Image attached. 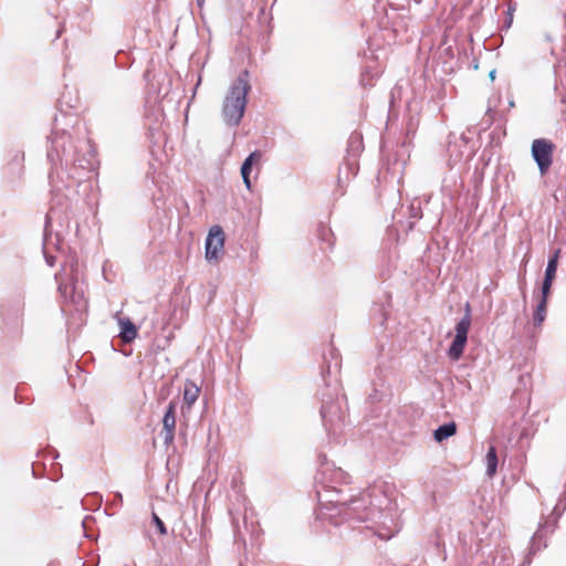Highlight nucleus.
Returning a JSON list of instances; mask_svg holds the SVG:
<instances>
[{
	"label": "nucleus",
	"instance_id": "nucleus-1",
	"mask_svg": "<svg viewBox=\"0 0 566 566\" xmlns=\"http://www.w3.org/2000/svg\"><path fill=\"white\" fill-rule=\"evenodd\" d=\"M244 72L231 84L222 103V118L229 126H237L241 122L245 106L250 84Z\"/></svg>",
	"mask_w": 566,
	"mask_h": 566
},
{
	"label": "nucleus",
	"instance_id": "nucleus-2",
	"mask_svg": "<svg viewBox=\"0 0 566 566\" xmlns=\"http://www.w3.org/2000/svg\"><path fill=\"white\" fill-rule=\"evenodd\" d=\"M75 265H71L70 277L66 281L62 274L56 277L59 280V290L65 298H70L74 303L78 311L86 308L87 302L84 295V290L78 286L77 279L74 275Z\"/></svg>",
	"mask_w": 566,
	"mask_h": 566
},
{
	"label": "nucleus",
	"instance_id": "nucleus-3",
	"mask_svg": "<svg viewBox=\"0 0 566 566\" xmlns=\"http://www.w3.org/2000/svg\"><path fill=\"white\" fill-rule=\"evenodd\" d=\"M553 144L547 139H535L532 144V156L542 175H545L553 161Z\"/></svg>",
	"mask_w": 566,
	"mask_h": 566
},
{
	"label": "nucleus",
	"instance_id": "nucleus-4",
	"mask_svg": "<svg viewBox=\"0 0 566 566\" xmlns=\"http://www.w3.org/2000/svg\"><path fill=\"white\" fill-rule=\"evenodd\" d=\"M471 325L470 314L467 313L464 317L455 326V337L450 346L449 356L457 360L463 354L464 346L468 339V332Z\"/></svg>",
	"mask_w": 566,
	"mask_h": 566
},
{
	"label": "nucleus",
	"instance_id": "nucleus-5",
	"mask_svg": "<svg viewBox=\"0 0 566 566\" xmlns=\"http://www.w3.org/2000/svg\"><path fill=\"white\" fill-rule=\"evenodd\" d=\"M224 247V233L220 226H213L206 239V259L218 261Z\"/></svg>",
	"mask_w": 566,
	"mask_h": 566
},
{
	"label": "nucleus",
	"instance_id": "nucleus-6",
	"mask_svg": "<svg viewBox=\"0 0 566 566\" xmlns=\"http://www.w3.org/2000/svg\"><path fill=\"white\" fill-rule=\"evenodd\" d=\"M176 428V403L171 401L166 410L163 419V437L164 442L169 444L174 441Z\"/></svg>",
	"mask_w": 566,
	"mask_h": 566
},
{
	"label": "nucleus",
	"instance_id": "nucleus-7",
	"mask_svg": "<svg viewBox=\"0 0 566 566\" xmlns=\"http://www.w3.org/2000/svg\"><path fill=\"white\" fill-rule=\"evenodd\" d=\"M119 326V336L125 343H130L137 336V328L133 322L127 317H122L118 313L115 315Z\"/></svg>",
	"mask_w": 566,
	"mask_h": 566
},
{
	"label": "nucleus",
	"instance_id": "nucleus-8",
	"mask_svg": "<svg viewBox=\"0 0 566 566\" xmlns=\"http://www.w3.org/2000/svg\"><path fill=\"white\" fill-rule=\"evenodd\" d=\"M557 263L555 260H548L547 268L545 271V277L542 286V293L545 295H549L552 283L555 279L557 271Z\"/></svg>",
	"mask_w": 566,
	"mask_h": 566
},
{
	"label": "nucleus",
	"instance_id": "nucleus-9",
	"mask_svg": "<svg viewBox=\"0 0 566 566\" xmlns=\"http://www.w3.org/2000/svg\"><path fill=\"white\" fill-rule=\"evenodd\" d=\"M260 154L254 151L249 155V157L244 160L241 167V175L243 178V182L248 189L251 188V181H250V172L252 169V166L254 163H256L260 159Z\"/></svg>",
	"mask_w": 566,
	"mask_h": 566
},
{
	"label": "nucleus",
	"instance_id": "nucleus-10",
	"mask_svg": "<svg viewBox=\"0 0 566 566\" xmlns=\"http://www.w3.org/2000/svg\"><path fill=\"white\" fill-rule=\"evenodd\" d=\"M547 298L548 295L542 293V298L537 304V307L533 314V324L534 327H539L542 323L545 321L546 311H547Z\"/></svg>",
	"mask_w": 566,
	"mask_h": 566
},
{
	"label": "nucleus",
	"instance_id": "nucleus-11",
	"mask_svg": "<svg viewBox=\"0 0 566 566\" xmlns=\"http://www.w3.org/2000/svg\"><path fill=\"white\" fill-rule=\"evenodd\" d=\"M200 389L197 385L192 382H187L184 391V402L187 405L188 409L196 402L198 399Z\"/></svg>",
	"mask_w": 566,
	"mask_h": 566
},
{
	"label": "nucleus",
	"instance_id": "nucleus-12",
	"mask_svg": "<svg viewBox=\"0 0 566 566\" xmlns=\"http://www.w3.org/2000/svg\"><path fill=\"white\" fill-rule=\"evenodd\" d=\"M457 426L454 422H450L443 426H440L433 433L434 440L437 442H442L443 440L455 434Z\"/></svg>",
	"mask_w": 566,
	"mask_h": 566
},
{
	"label": "nucleus",
	"instance_id": "nucleus-13",
	"mask_svg": "<svg viewBox=\"0 0 566 566\" xmlns=\"http://www.w3.org/2000/svg\"><path fill=\"white\" fill-rule=\"evenodd\" d=\"M485 462H486V475L489 478L494 476L496 473V467H497V455L496 450L494 447H490L486 455H485Z\"/></svg>",
	"mask_w": 566,
	"mask_h": 566
},
{
	"label": "nucleus",
	"instance_id": "nucleus-14",
	"mask_svg": "<svg viewBox=\"0 0 566 566\" xmlns=\"http://www.w3.org/2000/svg\"><path fill=\"white\" fill-rule=\"evenodd\" d=\"M153 521H154L155 525L157 526L158 532L161 535H165L167 533L166 526H165L164 522L155 513H153Z\"/></svg>",
	"mask_w": 566,
	"mask_h": 566
},
{
	"label": "nucleus",
	"instance_id": "nucleus-15",
	"mask_svg": "<svg viewBox=\"0 0 566 566\" xmlns=\"http://www.w3.org/2000/svg\"><path fill=\"white\" fill-rule=\"evenodd\" d=\"M558 256H559V250L555 251V253L553 254V256L549 260H555L556 263L558 264Z\"/></svg>",
	"mask_w": 566,
	"mask_h": 566
},
{
	"label": "nucleus",
	"instance_id": "nucleus-16",
	"mask_svg": "<svg viewBox=\"0 0 566 566\" xmlns=\"http://www.w3.org/2000/svg\"><path fill=\"white\" fill-rule=\"evenodd\" d=\"M558 256H559V250L555 251V253L553 254V256L549 260H555L556 263L558 264Z\"/></svg>",
	"mask_w": 566,
	"mask_h": 566
},
{
	"label": "nucleus",
	"instance_id": "nucleus-17",
	"mask_svg": "<svg viewBox=\"0 0 566 566\" xmlns=\"http://www.w3.org/2000/svg\"><path fill=\"white\" fill-rule=\"evenodd\" d=\"M46 262L52 266L54 264V258L46 255Z\"/></svg>",
	"mask_w": 566,
	"mask_h": 566
},
{
	"label": "nucleus",
	"instance_id": "nucleus-18",
	"mask_svg": "<svg viewBox=\"0 0 566 566\" xmlns=\"http://www.w3.org/2000/svg\"><path fill=\"white\" fill-rule=\"evenodd\" d=\"M489 75H490L491 80H494L495 78V70L491 71Z\"/></svg>",
	"mask_w": 566,
	"mask_h": 566
}]
</instances>
